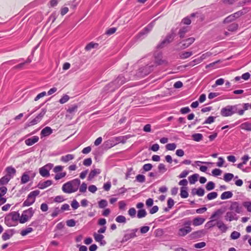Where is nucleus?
Instances as JSON below:
<instances>
[{"instance_id":"nucleus-56","label":"nucleus","mask_w":251,"mask_h":251,"mask_svg":"<svg viewBox=\"0 0 251 251\" xmlns=\"http://www.w3.org/2000/svg\"><path fill=\"white\" fill-rule=\"evenodd\" d=\"M238 28L237 24L233 23L230 25L228 27V30L231 31H234L236 30Z\"/></svg>"},{"instance_id":"nucleus-11","label":"nucleus","mask_w":251,"mask_h":251,"mask_svg":"<svg viewBox=\"0 0 251 251\" xmlns=\"http://www.w3.org/2000/svg\"><path fill=\"white\" fill-rule=\"evenodd\" d=\"M153 24L151 23L145 27L138 35V38H142L146 35L152 28Z\"/></svg>"},{"instance_id":"nucleus-41","label":"nucleus","mask_w":251,"mask_h":251,"mask_svg":"<svg viewBox=\"0 0 251 251\" xmlns=\"http://www.w3.org/2000/svg\"><path fill=\"white\" fill-rule=\"evenodd\" d=\"M242 205L248 212H251V201H244Z\"/></svg>"},{"instance_id":"nucleus-31","label":"nucleus","mask_w":251,"mask_h":251,"mask_svg":"<svg viewBox=\"0 0 251 251\" xmlns=\"http://www.w3.org/2000/svg\"><path fill=\"white\" fill-rule=\"evenodd\" d=\"M233 196V194L231 191H226L222 194L221 199L222 200H226L231 198Z\"/></svg>"},{"instance_id":"nucleus-44","label":"nucleus","mask_w":251,"mask_h":251,"mask_svg":"<svg viewBox=\"0 0 251 251\" xmlns=\"http://www.w3.org/2000/svg\"><path fill=\"white\" fill-rule=\"evenodd\" d=\"M203 234L204 231L203 230H201L193 232L191 235L193 237L198 238L201 237Z\"/></svg>"},{"instance_id":"nucleus-38","label":"nucleus","mask_w":251,"mask_h":251,"mask_svg":"<svg viewBox=\"0 0 251 251\" xmlns=\"http://www.w3.org/2000/svg\"><path fill=\"white\" fill-rule=\"evenodd\" d=\"M4 222L8 226H13L16 225V223L11 220L8 216L5 218Z\"/></svg>"},{"instance_id":"nucleus-21","label":"nucleus","mask_w":251,"mask_h":251,"mask_svg":"<svg viewBox=\"0 0 251 251\" xmlns=\"http://www.w3.org/2000/svg\"><path fill=\"white\" fill-rule=\"evenodd\" d=\"M75 158V155L72 154H68L62 156L60 158V161L63 163H67L69 161L73 160Z\"/></svg>"},{"instance_id":"nucleus-29","label":"nucleus","mask_w":251,"mask_h":251,"mask_svg":"<svg viewBox=\"0 0 251 251\" xmlns=\"http://www.w3.org/2000/svg\"><path fill=\"white\" fill-rule=\"evenodd\" d=\"M240 127L241 129L248 131H251V123L247 122L242 123L240 126Z\"/></svg>"},{"instance_id":"nucleus-16","label":"nucleus","mask_w":251,"mask_h":251,"mask_svg":"<svg viewBox=\"0 0 251 251\" xmlns=\"http://www.w3.org/2000/svg\"><path fill=\"white\" fill-rule=\"evenodd\" d=\"M7 191V188L5 186L0 188V205L4 203L6 201V199L3 196L6 193Z\"/></svg>"},{"instance_id":"nucleus-52","label":"nucleus","mask_w":251,"mask_h":251,"mask_svg":"<svg viewBox=\"0 0 251 251\" xmlns=\"http://www.w3.org/2000/svg\"><path fill=\"white\" fill-rule=\"evenodd\" d=\"M70 99V97L67 95H64L60 100L59 102L61 104H64L67 102Z\"/></svg>"},{"instance_id":"nucleus-34","label":"nucleus","mask_w":251,"mask_h":251,"mask_svg":"<svg viewBox=\"0 0 251 251\" xmlns=\"http://www.w3.org/2000/svg\"><path fill=\"white\" fill-rule=\"evenodd\" d=\"M192 139L196 142H200L202 140L203 135L201 133H195L192 135Z\"/></svg>"},{"instance_id":"nucleus-43","label":"nucleus","mask_w":251,"mask_h":251,"mask_svg":"<svg viewBox=\"0 0 251 251\" xmlns=\"http://www.w3.org/2000/svg\"><path fill=\"white\" fill-rule=\"evenodd\" d=\"M193 52L192 51H184L180 54V57L181 59H186L191 56Z\"/></svg>"},{"instance_id":"nucleus-20","label":"nucleus","mask_w":251,"mask_h":251,"mask_svg":"<svg viewBox=\"0 0 251 251\" xmlns=\"http://www.w3.org/2000/svg\"><path fill=\"white\" fill-rule=\"evenodd\" d=\"M8 217L11 220H13L16 225L17 224V222L19 221L20 222V214L16 212H13L11 213Z\"/></svg>"},{"instance_id":"nucleus-55","label":"nucleus","mask_w":251,"mask_h":251,"mask_svg":"<svg viewBox=\"0 0 251 251\" xmlns=\"http://www.w3.org/2000/svg\"><path fill=\"white\" fill-rule=\"evenodd\" d=\"M98 204L100 208H103L107 205V201L105 200H101L99 202Z\"/></svg>"},{"instance_id":"nucleus-36","label":"nucleus","mask_w":251,"mask_h":251,"mask_svg":"<svg viewBox=\"0 0 251 251\" xmlns=\"http://www.w3.org/2000/svg\"><path fill=\"white\" fill-rule=\"evenodd\" d=\"M180 196L182 198H186L188 197V193L187 192V188L185 187L181 188Z\"/></svg>"},{"instance_id":"nucleus-49","label":"nucleus","mask_w":251,"mask_h":251,"mask_svg":"<svg viewBox=\"0 0 251 251\" xmlns=\"http://www.w3.org/2000/svg\"><path fill=\"white\" fill-rule=\"evenodd\" d=\"M240 235L241 234L239 232L234 231L230 234V238L233 240L237 239Z\"/></svg>"},{"instance_id":"nucleus-64","label":"nucleus","mask_w":251,"mask_h":251,"mask_svg":"<svg viewBox=\"0 0 251 251\" xmlns=\"http://www.w3.org/2000/svg\"><path fill=\"white\" fill-rule=\"evenodd\" d=\"M66 224L69 227H74L75 226L76 223L74 220L71 219L66 221Z\"/></svg>"},{"instance_id":"nucleus-46","label":"nucleus","mask_w":251,"mask_h":251,"mask_svg":"<svg viewBox=\"0 0 251 251\" xmlns=\"http://www.w3.org/2000/svg\"><path fill=\"white\" fill-rule=\"evenodd\" d=\"M98 46V44L97 43H94L93 42H91L89 43L85 47V50H90L91 49H94L95 48H97Z\"/></svg>"},{"instance_id":"nucleus-37","label":"nucleus","mask_w":251,"mask_h":251,"mask_svg":"<svg viewBox=\"0 0 251 251\" xmlns=\"http://www.w3.org/2000/svg\"><path fill=\"white\" fill-rule=\"evenodd\" d=\"M234 177V176L233 174L231 173H226L225 174L224 176V180L226 182H229L230 180H231Z\"/></svg>"},{"instance_id":"nucleus-59","label":"nucleus","mask_w":251,"mask_h":251,"mask_svg":"<svg viewBox=\"0 0 251 251\" xmlns=\"http://www.w3.org/2000/svg\"><path fill=\"white\" fill-rule=\"evenodd\" d=\"M187 30H188L187 26H185V27H182L180 29L179 32L180 37L181 38H182L183 37L184 34L187 31Z\"/></svg>"},{"instance_id":"nucleus-1","label":"nucleus","mask_w":251,"mask_h":251,"mask_svg":"<svg viewBox=\"0 0 251 251\" xmlns=\"http://www.w3.org/2000/svg\"><path fill=\"white\" fill-rule=\"evenodd\" d=\"M80 184V181L79 179L77 178L74 179L63 184L62 191L68 194L75 192L78 190Z\"/></svg>"},{"instance_id":"nucleus-35","label":"nucleus","mask_w":251,"mask_h":251,"mask_svg":"<svg viewBox=\"0 0 251 251\" xmlns=\"http://www.w3.org/2000/svg\"><path fill=\"white\" fill-rule=\"evenodd\" d=\"M10 179V176H7L6 175L4 176L0 179V185L6 184Z\"/></svg>"},{"instance_id":"nucleus-8","label":"nucleus","mask_w":251,"mask_h":251,"mask_svg":"<svg viewBox=\"0 0 251 251\" xmlns=\"http://www.w3.org/2000/svg\"><path fill=\"white\" fill-rule=\"evenodd\" d=\"M221 115L223 117H229L233 115L232 105H228L222 108L221 110Z\"/></svg>"},{"instance_id":"nucleus-18","label":"nucleus","mask_w":251,"mask_h":251,"mask_svg":"<svg viewBox=\"0 0 251 251\" xmlns=\"http://www.w3.org/2000/svg\"><path fill=\"white\" fill-rule=\"evenodd\" d=\"M39 138L37 136H34L31 138L26 139L25 141V144L28 146H31L37 142H38Z\"/></svg>"},{"instance_id":"nucleus-22","label":"nucleus","mask_w":251,"mask_h":251,"mask_svg":"<svg viewBox=\"0 0 251 251\" xmlns=\"http://www.w3.org/2000/svg\"><path fill=\"white\" fill-rule=\"evenodd\" d=\"M216 226L222 232H226L228 229L227 226L221 221L216 222Z\"/></svg>"},{"instance_id":"nucleus-24","label":"nucleus","mask_w":251,"mask_h":251,"mask_svg":"<svg viewBox=\"0 0 251 251\" xmlns=\"http://www.w3.org/2000/svg\"><path fill=\"white\" fill-rule=\"evenodd\" d=\"M52 133V129L49 126H46L43 128L41 132L42 137L49 136Z\"/></svg>"},{"instance_id":"nucleus-50","label":"nucleus","mask_w":251,"mask_h":251,"mask_svg":"<svg viewBox=\"0 0 251 251\" xmlns=\"http://www.w3.org/2000/svg\"><path fill=\"white\" fill-rule=\"evenodd\" d=\"M215 221V219H211L209 221L207 222L205 226L208 228H211L216 225V224H215L214 222Z\"/></svg>"},{"instance_id":"nucleus-14","label":"nucleus","mask_w":251,"mask_h":251,"mask_svg":"<svg viewBox=\"0 0 251 251\" xmlns=\"http://www.w3.org/2000/svg\"><path fill=\"white\" fill-rule=\"evenodd\" d=\"M45 114V111L43 110L40 114H39L33 120H32L31 122L29 123V124H28V126H30L37 124L40 121V120L42 119Z\"/></svg>"},{"instance_id":"nucleus-23","label":"nucleus","mask_w":251,"mask_h":251,"mask_svg":"<svg viewBox=\"0 0 251 251\" xmlns=\"http://www.w3.org/2000/svg\"><path fill=\"white\" fill-rule=\"evenodd\" d=\"M52 184V181L50 180H47L44 182H40L38 184V187L40 189H44L50 186Z\"/></svg>"},{"instance_id":"nucleus-47","label":"nucleus","mask_w":251,"mask_h":251,"mask_svg":"<svg viewBox=\"0 0 251 251\" xmlns=\"http://www.w3.org/2000/svg\"><path fill=\"white\" fill-rule=\"evenodd\" d=\"M212 53L210 51H207L203 53L200 57V60L202 62L203 60L208 58L212 55Z\"/></svg>"},{"instance_id":"nucleus-32","label":"nucleus","mask_w":251,"mask_h":251,"mask_svg":"<svg viewBox=\"0 0 251 251\" xmlns=\"http://www.w3.org/2000/svg\"><path fill=\"white\" fill-rule=\"evenodd\" d=\"M223 213V211L221 209H219L216 211H215L211 216V219H215L216 218H218Z\"/></svg>"},{"instance_id":"nucleus-33","label":"nucleus","mask_w":251,"mask_h":251,"mask_svg":"<svg viewBox=\"0 0 251 251\" xmlns=\"http://www.w3.org/2000/svg\"><path fill=\"white\" fill-rule=\"evenodd\" d=\"M126 81V78L123 76H118L115 80L114 83L117 84L118 86L123 84Z\"/></svg>"},{"instance_id":"nucleus-2","label":"nucleus","mask_w":251,"mask_h":251,"mask_svg":"<svg viewBox=\"0 0 251 251\" xmlns=\"http://www.w3.org/2000/svg\"><path fill=\"white\" fill-rule=\"evenodd\" d=\"M250 104L249 103H244L232 105L233 114H237L240 116L244 114L245 111L249 108Z\"/></svg>"},{"instance_id":"nucleus-42","label":"nucleus","mask_w":251,"mask_h":251,"mask_svg":"<svg viewBox=\"0 0 251 251\" xmlns=\"http://www.w3.org/2000/svg\"><path fill=\"white\" fill-rule=\"evenodd\" d=\"M116 221L119 223L125 224L126 222V218L124 216L119 215L115 219Z\"/></svg>"},{"instance_id":"nucleus-13","label":"nucleus","mask_w":251,"mask_h":251,"mask_svg":"<svg viewBox=\"0 0 251 251\" xmlns=\"http://www.w3.org/2000/svg\"><path fill=\"white\" fill-rule=\"evenodd\" d=\"M225 219L226 221L231 222L233 220H237L238 217L233 211H228L225 216Z\"/></svg>"},{"instance_id":"nucleus-5","label":"nucleus","mask_w":251,"mask_h":251,"mask_svg":"<svg viewBox=\"0 0 251 251\" xmlns=\"http://www.w3.org/2000/svg\"><path fill=\"white\" fill-rule=\"evenodd\" d=\"M53 164L48 163L39 169V173L43 177L50 176V171L53 168Z\"/></svg>"},{"instance_id":"nucleus-6","label":"nucleus","mask_w":251,"mask_h":251,"mask_svg":"<svg viewBox=\"0 0 251 251\" xmlns=\"http://www.w3.org/2000/svg\"><path fill=\"white\" fill-rule=\"evenodd\" d=\"M36 176V173L32 171H28L25 172L21 177V182L22 184H25L28 182L30 178H34Z\"/></svg>"},{"instance_id":"nucleus-40","label":"nucleus","mask_w":251,"mask_h":251,"mask_svg":"<svg viewBox=\"0 0 251 251\" xmlns=\"http://www.w3.org/2000/svg\"><path fill=\"white\" fill-rule=\"evenodd\" d=\"M199 177V175L197 174H194L189 177V180L191 184H194Z\"/></svg>"},{"instance_id":"nucleus-28","label":"nucleus","mask_w":251,"mask_h":251,"mask_svg":"<svg viewBox=\"0 0 251 251\" xmlns=\"http://www.w3.org/2000/svg\"><path fill=\"white\" fill-rule=\"evenodd\" d=\"M13 235V232L11 230L6 231L2 235V239L4 241L9 239Z\"/></svg>"},{"instance_id":"nucleus-7","label":"nucleus","mask_w":251,"mask_h":251,"mask_svg":"<svg viewBox=\"0 0 251 251\" xmlns=\"http://www.w3.org/2000/svg\"><path fill=\"white\" fill-rule=\"evenodd\" d=\"M154 63L157 66L167 64L168 61L166 59H163L161 52H157L154 55Z\"/></svg>"},{"instance_id":"nucleus-10","label":"nucleus","mask_w":251,"mask_h":251,"mask_svg":"<svg viewBox=\"0 0 251 251\" xmlns=\"http://www.w3.org/2000/svg\"><path fill=\"white\" fill-rule=\"evenodd\" d=\"M138 229L135 228L130 230L128 232L126 233L123 239V241H127L128 240L133 238L137 236L136 233L137 232Z\"/></svg>"},{"instance_id":"nucleus-60","label":"nucleus","mask_w":251,"mask_h":251,"mask_svg":"<svg viewBox=\"0 0 251 251\" xmlns=\"http://www.w3.org/2000/svg\"><path fill=\"white\" fill-rule=\"evenodd\" d=\"M136 179L139 182H144L145 181V176L143 175H138L136 176Z\"/></svg>"},{"instance_id":"nucleus-62","label":"nucleus","mask_w":251,"mask_h":251,"mask_svg":"<svg viewBox=\"0 0 251 251\" xmlns=\"http://www.w3.org/2000/svg\"><path fill=\"white\" fill-rule=\"evenodd\" d=\"M225 163V160L222 157H219L218 158V161L216 163L217 166L219 167H222Z\"/></svg>"},{"instance_id":"nucleus-53","label":"nucleus","mask_w":251,"mask_h":251,"mask_svg":"<svg viewBox=\"0 0 251 251\" xmlns=\"http://www.w3.org/2000/svg\"><path fill=\"white\" fill-rule=\"evenodd\" d=\"M215 187V184L212 181L208 182L206 185V189L208 191L213 190Z\"/></svg>"},{"instance_id":"nucleus-39","label":"nucleus","mask_w":251,"mask_h":251,"mask_svg":"<svg viewBox=\"0 0 251 251\" xmlns=\"http://www.w3.org/2000/svg\"><path fill=\"white\" fill-rule=\"evenodd\" d=\"M33 230V228L31 227H28L25 229L22 230L21 231V235L23 236H25L28 234L31 233Z\"/></svg>"},{"instance_id":"nucleus-3","label":"nucleus","mask_w":251,"mask_h":251,"mask_svg":"<svg viewBox=\"0 0 251 251\" xmlns=\"http://www.w3.org/2000/svg\"><path fill=\"white\" fill-rule=\"evenodd\" d=\"M34 212L32 207L24 211L20 216V223L24 224L28 221L32 217Z\"/></svg>"},{"instance_id":"nucleus-58","label":"nucleus","mask_w":251,"mask_h":251,"mask_svg":"<svg viewBox=\"0 0 251 251\" xmlns=\"http://www.w3.org/2000/svg\"><path fill=\"white\" fill-rule=\"evenodd\" d=\"M235 15H237V13L234 15H231L226 18L224 20V23H228L233 21L235 18Z\"/></svg>"},{"instance_id":"nucleus-30","label":"nucleus","mask_w":251,"mask_h":251,"mask_svg":"<svg viewBox=\"0 0 251 251\" xmlns=\"http://www.w3.org/2000/svg\"><path fill=\"white\" fill-rule=\"evenodd\" d=\"M192 193L193 195H197L200 197H201L204 194V190L201 188H199L197 189H194L192 190Z\"/></svg>"},{"instance_id":"nucleus-63","label":"nucleus","mask_w":251,"mask_h":251,"mask_svg":"<svg viewBox=\"0 0 251 251\" xmlns=\"http://www.w3.org/2000/svg\"><path fill=\"white\" fill-rule=\"evenodd\" d=\"M222 173V170L219 169H215L212 170V174L214 176H219L221 175Z\"/></svg>"},{"instance_id":"nucleus-26","label":"nucleus","mask_w":251,"mask_h":251,"mask_svg":"<svg viewBox=\"0 0 251 251\" xmlns=\"http://www.w3.org/2000/svg\"><path fill=\"white\" fill-rule=\"evenodd\" d=\"M6 171L7 172V175H6L10 176L11 179L13 177L16 172L15 169L11 166L7 167Z\"/></svg>"},{"instance_id":"nucleus-15","label":"nucleus","mask_w":251,"mask_h":251,"mask_svg":"<svg viewBox=\"0 0 251 251\" xmlns=\"http://www.w3.org/2000/svg\"><path fill=\"white\" fill-rule=\"evenodd\" d=\"M192 230L191 227H181L178 229V235L180 236H184L187 234L189 233Z\"/></svg>"},{"instance_id":"nucleus-45","label":"nucleus","mask_w":251,"mask_h":251,"mask_svg":"<svg viewBox=\"0 0 251 251\" xmlns=\"http://www.w3.org/2000/svg\"><path fill=\"white\" fill-rule=\"evenodd\" d=\"M147 215V212L145 209H142L138 211L137 217L138 218H142L145 217Z\"/></svg>"},{"instance_id":"nucleus-19","label":"nucleus","mask_w":251,"mask_h":251,"mask_svg":"<svg viewBox=\"0 0 251 251\" xmlns=\"http://www.w3.org/2000/svg\"><path fill=\"white\" fill-rule=\"evenodd\" d=\"M205 219L203 218L197 217L195 218L192 221V225L195 226H201L203 224Z\"/></svg>"},{"instance_id":"nucleus-27","label":"nucleus","mask_w":251,"mask_h":251,"mask_svg":"<svg viewBox=\"0 0 251 251\" xmlns=\"http://www.w3.org/2000/svg\"><path fill=\"white\" fill-rule=\"evenodd\" d=\"M101 171L99 169H95L92 170L88 177V179L89 180H92L96 175H98L100 173Z\"/></svg>"},{"instance_id":"nucleus-17","label":"nucleus","mask_w":251,"mask_h":251,"mask_svg":"<svg viewBox=\"0 0 251 251\" xmlns=\"http://www.w3.org/2000/svg\"><path fill=\"white\" fill-rule=\"evenodd\" d=\"M93 236L95 240L100 243L101 245L103 246L106 244V242L103 240L104 236L103 235L95 232L93 234Z\"/></svg>"},{"instance_id":"nucleus-51","label":"nucleus","mask_w":251,"mask_h":251,"mask_svg":"<svg viewBox=\"0 0 251 251\" xmlns=\"http://www.w3.org/2000/svg\"><path fill=\"white\" fill-rule=\"evenodd\" d=\"M176 148V145L175 143H170L166 145V148L168 151H174Z\"/></svg>"},{"instance_id":"nucleus-9","label":"nucleus","mask_w":251,"mask_h":251,"mask_svg":"<svg viewBox=\"0 0 251 251\" xmlns=\"http://www.w3.org/2000/svg\"><path fill=\"white\" fill-rule=\"evenodd\" d=\"M229 209L231 211H234L235 213H241L243 211L242 206L237 201L232 202Z\"/></svg>"},{"instance_id":"nucleus-57","label":"nucleus","mask_w":251,"mask_h":251,"mask_svg":"<svg viewBox=\"0 0 251 251\" xmlns=\"http://www.w3.org/2000/svg\"><path fill=\"white\" fill-rule=\"evenodd\" d=\"M224 79L222 78H219L216 81L215 84L213 85L212 87H215L218 85H222L224 83Z\"/></svg>"},{"instance_id":"nucleus-4","label":"nucleus","mask_w":251,"mask_h":251,"mask_svg":"<svg viewBox=\"0 0 251 251\" xmlns=\"http://www.w3.org/2000/svg\"><path fill=\"white\" fill-rule=\"evenodd\" d=\"M39 191L35 190L31 192L27 196L26 200L24 202V206H29L32 205L35 201L36 197L39 194Z\"/></svg>"},{"instance_id":"nucleus-48","label":"nucleus","mask_w":251,"mask_h":251,"mask_svg":"<svg viewBox=\"0 0 251 251\" xmlns=\"http://www.w3.org/2000/svg\"><path fill=\"white\" fill-rule=\"evenodd\" d=\"M217 196H218V194L217 192H212L209 193L207 195L206 198L208 200H213V199H215V198H216L217 197Z\"/></svg>"},{"instance_id":"nucleus-25","label":"nucleus","mask_w":251,"mask_h":251,"mask_svg":"<svg viewBox=\"0 0 251 251\" xmlns=\"http://www.w3.org/2000/svg\"><path fill=\"white\" fill-rule=\"evenodd\" d=\"M174 38V33L168 35L166 38L161 42V44L159 45V47L162 48L164 46L165 44L170 43L173 40Z\"/></svg>"},{"instance_id":"nucleus-61","label":"nucleus","mask_w":251,"mask_h":251,"mask_svg":"<svg viewBox=\"0 0 251 251\" xmlns=\"http://www.w3.org/2000/svg\"><path fill=\"white\" fill-rule=\"evenodd\" d=\"M87 188V184L83 182L79 187V192L81 193L85 192L86 191Z\"/></svg>"},{"instance_id":"nucleus-54","label":"nucleus","mask_w":251,"mask_h":251,"mask_svg":"<svg viewBox=\"0 0 251 251\" xmlns=\"http://www.w3.org/2000/svg\"><path fill=\"white\" fill-rule=\"evenodd\" d=\"M66 175V173L65 172H62L60 173H57L55 176L54 178L55 180H57L62 178L64 177Z\"/></svg>"},{"instance_id":"nucleus-12","label":"nucleus","mask_w":251,"mask_h":251,"mask_svg":"<svg viewBox=\"0 0 251 251\" xmlns=\"http://www.w3.org/2000/svg\"><path fill=\"white\" fill-rule=\"evenodd\" d=\"M195 41V38L193 37L189 38L185 40H183L180 43V49H184L189 47Z\"/></svg>"}]
</instances>
